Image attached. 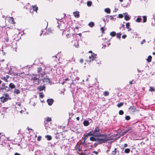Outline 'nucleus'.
<instances>
[{"instance_id": "nucleus-1", "label": "nucleus", "mask_w": 155, "mask_h": 155, "mask_svg": "<svg viewBox=\"0 0 155 155\" xmlns=\"http://www.w3.org/2000/svg\"><path fill=\"white\" fill-rule=\"evenodd\" d=\"M100 129L98 127H96L94 131L93 130L91 131V132L92 136L96 137H98L100 133Z\"/></svg>"}, {"instance_id": "nucleus-2", "label": "nucleus", "mask_w": 155, "mask_h": 155, "mask_svg": "<svg viewBox=\"0 0 155 155\" xmlns=\"http://www.w3.org/2000/svg\"><path fill=\"white\" fill-rule=\"evenodd\" d=\"M45 70L44 69H42V68H38L37 71L38 73V76L39 78L42 77L45 74Z\"/></svg>"}, {"instance_id": "nucleus-3", "label": "nucleus", "mask_w": 155, "mask_h": 155, "mask_svg": "<svg viewBox=\"0 0 155 155\" xmlns=\"http://www.w3.org/2000/svg\"><path fill=\"white\" fill-rule=\"evenodd\" d=\"M74 34H68L66 35V38L67 40L68 41H71L73 42L72 40L74 38Z\"/></svg>"}, {"instance_id": "nucleus-4", "label": "nucleus", "mask_w": 155, "mask_h": 155, "mask_svg": "<svg viewBox=\"0 0 155 155\" xmlns=\"http://www.w3.org/2000/svg\"><path fill=\"white\" fill-rule=\"evenodd\" d=\"M36 76V77H32L31 80L32 81L33 83L35 84H38L39 83V76Z\"/></svg>"}, {"instance_id": "nucleus-5", "label": "nucleus", "mask_w": 155, "mask_h": 155, "mask_svg": "<svg viewBox=\"0 0 155 155\" xmlns=\"http://www.w3.org/2000/svg\"><path fill=\"white\" fill-rule=\"evenodd\" d=\"M109 139H106L105 138H97V141L99 144H101L102 143H105L107 141L109 140Z\"/></svg>"}, {"instance_id": "nucleus-6", "label": "nucleus", "mask_w": 155, "mask_h": 155, "mask_svg": "<svg viewBox=\"0 0 155 155\" xmlns=\"http://www.w3.org/2000/svg\"><path fill=\"white\" fill-rule=\"evenodd\" d=\"M96 55L95 54L92 53L91 56H89V61H86L87 62H90L91 61H93L96 58Z\"/></svg>"}, {"instance_id": "nucleus-7", "label": "nucleus", "mask_w": 155, "mask_h": 155, "mask_svg": "<svg viewBox=\"0 0 155 155\" xmlns=\"http://www.w3.org/2000/svg\"><path fill=\"white\" fill-rule=\"evenodd\" d=\"M132 130V127H128L127 129H125L123 132H122L121 134L122 135H125L126 134L129 132L130 131Z\"/></svg>"}, {"instance_id": "nucleus-8", "label": "nucleus", "mask_w": 155, "mask_h": 155, "mask_svg": "<svg viewBox=\"0 0 155 155\" xmlns=\"http://www.w3.org/2000/svg\"><path fill=\"white\" fill-rule=\"evenodd\" d=\"M47 102L49 106H51L54 102V100L52 98L48 99L47 100Z\"/></svg>"}, {"instance_id": "nucleus-9", "label": "nucleus", "mask_w": 155, "mask_h": 155, "mask_svg": "<svg viewBox=\"0 0 155 155\" xmlns=\"http://www.w3.org/2000/svg\"><path fill=\"white\" fill-rule=\"evenodd\" d=\"M92 136V134L91 133V132H88L87 134L85 135H84V142H85V141L87 139L88 137L89 136Z\"/></svg>"}, {"instance_id": "nucleus-10", "label": "nucleus", "mask_w": 155, "mask_h": 155, "mask_svg": "<svg viewBox=\"0 0 155 155\" xmlns=\"http://www.w3.org/2000/svg\"><path fill=\"white\" fill-rule=\"evenodd\" d=\"M8 21L11 24H14L15 23L13 17H9Z\"/></svg>"}, {"instance_id": "nucleus-11", "label": "nucleus", "mask_w": 155, "mask_h": 155, "mask_svg": "<svg viewBox=\"0 0 155 155\" xmlns=\"http://www.w3.org/2000/svg\"><path fill=\"white\" fill-rule=\"evenodd\" d=\"M130 27V25L129 22H128L126 23V27L128 31H130L131 30V28Z\"/></svg>"}, {"instance_id": "nucleus-12", "label": "nucleus", "mask_w": 155, "mask_h": 155, "mask_svg": "<svg viewBox=\"0 0 155 155\" xmlns=\"http://www.w3.org/2000/svg\"><path fill=\"white\" fill-rule=\"evenodd\" d=\"M73 15L76 18H78L80 17L79 12L78 11L73 12Z\"/></svg>"}, {"instance_id": "nucleus-13", "label": "nucleus", "mask_w": 155, "mask_h": 155, "mask_svg": "<svg viewBox=\"0 0 155 155\" xmlns=\"http://www.w3.org/2000/svg\"><path fill=\"white\" fill-rule=\"evenodd\" d=\"M128 109L131 110L132 112H134L137 111L136 107L134 106H131Z\"/></svg>"}, {"instance_id": "nucleus-14", "label": "nucleus", "mask_w": 155, "mask_h": 155, "mask_svg": "<svg viewBox=\"0 0 155 155\" xmlns=\"http://www.w3.org/2000/svg\"><path fill=\"white\" fill-rule=\"evenodd\" d=\"M0 99H1V101L3 103L7 101L8 100L7 98H5L4 96L0 97Z\"/></svg>"}, {"instance_id": "nucleus-15", "label": "nucleus", "mask_w": 155, "mask_h": 155, "mask_svg": "<svg viewBox=\"0 0 155 155\" xmlns=\"http://www.w3.org/2000/svg\"><path fill=\"white\" fill-rule=\"evenodd\" d=\"M103 137V138H105L106 139H109V138L107 137V134H101L100 133L99 134V135H98V137Z\"/></svg>"}, {"instance_id": "nucleus-16", "label": "nucleus", "mask_w": 155, "mask_h": 155, "mask_svg": "<svg viewBox=\"0 0 155 155\" xmlns=\"http://www.w3.org/2000/svg\"><path fill=\"white\" fill-rule=\"evenodd\" d=\"M45 88V86L44 85H40L38 88V89L40 91H42Z\"/></svg>"}, {"instance_id": "nucleus-17", "label": "nucleus", "mask_w": 155, "mask_h": 155, "mask_svg": "<svg viewBox=\"0 0 155 155\" xmlns=\"http://www.w3.org/2000/svg\"><path fill=\"white\" fill-rule=\"evenodd\" d=\"M90 122L88 120H85L83 122V124L85 126H87L89 125Z\"/></svg>"}, {"instance_id": "nucleus-18", "label": "nucleus", "mask_w": 155, "mask_h": 155, "mask_svg": "<svg viewBox=\"0 0 155 155\" xmlns=\"http://www.w3.org/2000/svg\"><path fill=\"white\" fill-rule=\"evenodd\" d=\"M95 137L92 136L91 137H90V140L92 141H96L97 140V138H96L94 137Z\"/></svg>"}, {"instance_id": "nucleus-19", "label": "nucleus", "mask_w": 155, "mask_h": 155, "mask_svg": "<svg viewBox=\"0 0 155 155\" xmlns=\"http://www.w3.org/2000/svg\"><path fill=\"white\" fill-rule=\"evenodd\" d=\"M0 89L1 90H5L6 91H9V88L7 86H5V87H1Z\"/></svg>"}, {"instance_id": "nucleus-20", "label": "nucleus", "mask_w": 155, "mask_h": 155, "mask_svg": "<svg viewBox=\"0 0 155 155\" xmlns=\"http://www.w3.org/2000/svg\"><path fill=\"white\" fill-rule=\"evenodd\" d=\"M32 6L33 10L37 12L38 9V7L36 5H34Z\"/></svg>"}, {"instance_id": "nucleus-21", "label": "nucleus", "mask_w": 155, "mask_h": 155, "mask_svg": "<svg viewBox=\"0 0 155 155\" xmlns=\"http://www.w3.org/2000/svg\"><path fill=\"white\" fill-rule=\"evenodd\" d=\"M9 87L11 89H14L15 87V86L13 83H11L9 84Z\"/></svg>"}, {"instance_id": "nucleus-22", "label": "nucleus", "mask_w": 155, "mask_h": 155, "mask_svg": "<svg viewBox=\"0 0 155 155\" xmlns=\"http://www.w3.org/2000/svg\"><path fill=\"white\" fill-rule=\"evenodd\" d=\"M74 45L75 47L76 48H78L79 46V45L78 44V43L77 41L76 40L75 41H74Z\"/></svg>"}, {"instance_id": "nucleus-23", "label": "nucleus", "mask_w": 155, "mask_h": 155, "mask_svg": "<svg viewBox=\"0 0 155 155\" xmlns=\"http://www.w3.org/2000/svg\"><path fill=\"white\" fill-rule=\"evenodd\" d=\"M94 23L93 22L91 21L88 24V25L91 28L93 27L94 25Z\"/></svg>"}, {"instance_id": "nucleus-24", "label": "nucleus", "mask_w": 155, "mask_h": 155, "mask_svg": "<svg viewBox=\"0 0 155 155\" xmlns=\"http://www.w3.org/2000/svg\"><path fill=\"white\" fill-rule=\"evenodd\" d=\"M152 57L151 55H149L147 59V61L148 62H150L151 61Z\"/></svg>"}, {"instance_id": "nucleus-25", "label": "nucleus", "mask_w": 155, "mask_h": 155, "mask_svg": "<svg viewBox=\"0 0 155 155\" xmlns=\"http://www.w3.org/2000/svg\"><path fill=\"white\" fill-rule=\"evenodd\" d=\"M155 91V88L153 87L150 86L149 87V91L150 92L154 91Z\"/></svg>"}, {"instance_id": "nucleus-26", "label": "nucleus", "mask_w": 155, "mask_h": 155, "mask_svg": "<svg viewBox=\"0 0 155 155\" xmlns=\"http://www.w3.org/2000/svg\"><path fill=\"white\" fill-rule=\"evenodd\" d=\"M14 93L18 94L20 93V91L18 89H15L14 91Z\"/></svg>"}, {"instance_id": "nucleus-27", "label": "nucleus", "mask_w": 155, "mask_h": 155, "mask_svg": "<svg viewBox=\"0 0 155 155\" xmlns=\"http://www.w3.org/2000/svg\"><path fill=\"white\" fill-rule=\"evenodd\" d=\"M121 33L120 32L116 34V37L117 38L120 39L121 38Z\"/></svg>"}, {"instance_id": "nucleus-28", "label": "nucleus", "mask_w": 155, "mask_h": 155, "mask_svg": "<svg viewBox=\"0 0 155 155\" xmlns=\"http://www.w3.org/2000/svg\"><path fill=\"white\" fill-rule=\"evenodd\" d=\"M110 35L113 37H114L116 35V33L115 31H112L110 33Z\"/></svg>"}, {"instance_id": "nucleus-29", "label": "nucleus", "mask_w": 155, "mask_h": 155, "mask_svg": "<svg viewBox=\"0 0 155 155\" xmlns=\"http://www.w3.org/2000/svg\"><path fill=\"white\" fill-rule=\"evenodd\" d=\"M45 137L47 138L48 140H50L52 139L51 137L49 135H47L45 136Z\"/></svg>"}, {"instance_id": "nucleus-30", "label": "nucleus", "mask_w": 155, "mask_h": 155, "mask_svg": "<svg viewBox=\"0 0 155 155\" xmlns=\"http://www.w3.org/2000/svg\"><path fill=\"white\" fill-rule=\"evenodd\" d=\"M130 150L129 148H126L124 150V152L126 153H130Z\"/></svg>"}, {"instance_id": "nucleus-31", "label": "nucleus", "mask_w": 155, "mask_h": 155, "mask_svg": "<svg viewBox=\"0 0 155 155\" xmlns=\"http://www.w3.org/2000/svg\"><path fill=\"white\" fill-rule=\"evenodd\" d=\"M130 19V17L128 15H126L124 17V19L126 21H128Z\"/></svg>"}, {"instance_id": "nucleus-32", "label": "nucleus", "mask_w": 155, "mask_h": 155, "mask_svg": "<svg viewBox=\"0 0 155 155\" xmlns=\"http://www.w3.org/2000/svg\"><path fill=\"white\" fill-rule=\"evenodd\" d=\"M117 149L115 148L114 150L112 152L111 154L113 155H115L117 153V151H116Z\"/></svg>"}, {"instance_id": "nucleus-33", "label": "nucleus", "mask_w": 155, "mask_h": 155, "mask_svg": "<svg viewBox=\"0 0 155 155\" xmlns=\"http://www.w3.org/2000/svg\"><path fill=\"white\" fill-rule=\"evenodd\" d=\"M105 11L108 13H110V10L109 8H106L105 9Z\"/></svg>"}, {"instance_id": "nucleus-34", "label": "nucleus", "mask_w": 155, "mask_h": 155, "mask_svg": "<svg viewBox=\"0 0 155 155\" xmlns=\"http://www.w3.org/2000/svg\"><path fill=\"white\" fill-rule=\"evenodd\" d=\"M92 4V2L91 1H88L87 2V5L88 6H91Z\"/></svg>"}, {"instance_id": "nucleus-35", "label": "nucleus", "mask_w": 155, "mask_h": 155, "mask_svg": "<svg viewBox=\"0 0 155 155\" xmlns=\"http://www.w3.org/2000/svg\"><path fill=\"white\" fill-rule=\"evenodd\" d=\"M143 22H146L147 21V17L145 16H143Z\"/></svg>"}, {"instance_id": "nucleus-36", "label": "nucleus", "mask_w": 155, "mask_h": 155, "mask_svg": "<svg viewBox=\"0 0 155 155\" xmlns=\"http://www.w3.org/2000/svg\"><path fill=\"white\" fill-rule=\"evenodd\" d=\"M1 79L3 80H4L5 82H8V79L7 78H6L5 77H2L1 78Z\"/></svg>"}, {"instance_id": "nucleus-37", "label": "nucleus", "mask_w": 155, "mask_h": 155, "mask_svg": "<svg viewBox=\"0 0 155 155\" xmlns=\"http://www.w3.org/2000/svg\"><path fill=\"white\" fill-rule=\"evenodd\" d=\"M109 95V92L108 91H105L104 93V95L107 96Z\"/></svg>"}, {"instance_id": "nucleus-38", "label": "nucleus", "mask_w": 155, "mask_h": 155, "mask_svg": "<svg viewBox=\"0 0 155 155\" xmlns=\"http://www.w3.org/2000/svg\"><path fill=\"white\" fill-rule=\"evenodd\" d=\"M123 105V103L122 102H120L119 103H118L117 105V106L119 107H120L122 106Z\"/></svg>"}, {"instance_id": "nucleus-39", "label": "nucleus", "mask_w": 155, "mask_h": 155, "mask_svg": "<svg viewBox=\"0 0 155 155\" xmlns=\"http://www.w3.org/2000/svg\"><path fill=\"white\" fill-rule=\"evenodd\" d=\"M125 119L126 120H128L130 119V117L129 116H126L125 117Z\"/></svg>"}, {"instance_id": "nucleus-40", "label": "nucleus", "mask_w": 155, "mask_h": 155, "mask_svg": "<svg viewBox=\"0 0 155 155\" xmlns=\"http://www.w3.org/2000/svg\"><path fill=\"white\" fill-rule=\"evenodd\" d=\"M141 20L142 19L138 17L136 19V21L137 22H139L141 21Z\"/></svg>"}, {"instance_id": "nucleus-41", "label": "nucleus", "mask_w": 155, "mask_h": 155, "mask_svg": "<svg viewBox=\"0 0 155 155\" xmlns=\"http://www.w3.org/2000/svg\"><path fill=\"white\" fill-rule=\"evenodd\" d=\"M124 112L123 110H120L119 111V114L120 115H122L123 114Z\"/></svg>"}, {"instance_id": "nucleus-42", "label": "nucleus", "mask_w": 155, "mask_h": 155, "mask_svg": "<svg viewBox=\"0 0 155 155\" xmlns=\"http://www.w3.org/2000/svg\"><path fill=\"white\" fill-rule=\"evenodd\" d=\"M5 97H4L5 98H7V99H9V95L7 94H4Z\"/></svg>"}, {"instance_id": "nucleus-43", "label": "nucleus", "mask_w": 155, "mask_h": 155, "mask_svg": "<svg viewBox=\"0 0 155 155\" xmlns=\"http://www.w3.org/2000/svg\"><path fill=\"white\" fill-rule=\"evenodd\" d=\"M101 32L102 33H104L105 29L103 27H102L101 28Z\"/></svg>"}, {"instance_id": "nucleus-44", "label": "nucleus", "mask_w": 155, "mask_h": 155, "mask_svg": "<svg viewBox=\"0 0 155 155\" xmlns=\"http://www.w3.org/2000/svg\"><path fill=\"white\" fill-rule=\"evenodd\" d=\"M39 97L41 98H42L44 97V95L43 94L42 92L39 93Z\"/></svg>"}, {"instance_id": "nucleus-45", "label": "nucleus", "mask_w": 155, "mask_h": 155, "mask_svg": "<svg viewBox=\"0 0 155 155\" xmlns=\"http://www.w3.org/2000/svg\"><path fill=\"white\" fill-rule=\"evenodd\" d=\"M46 120L47 122H49L51 120V119L50 117H48L47 118Z\"/></svg>"}, {"instance_id": "nucleus-46", "label": "nucleus", "mask_w": 155, "mask_h": 155, "mask_svg": "<svg viewBox=\"0 0 155 155\" xmlns=\"http://www.w3.org/2000/svg\"><path fill=\"white\" fill-rule=\"evenodd\" d=\"M41 139V136H39L38 137L37 140L38 141H40Z\"/></svg>"}, {"instance_id": "nucleus-47", "label": "nucleus", "mask_w": 155, "mask_h": 155, "mask_svg": "<svg viewBox=\"0 0 155 155\" xmlns=\"http://www.w3.org/2000/svg\"><path fill=\"white\" fill-rule=\"evenodd\" d=\"M118 16H119V17L120 18H122L123 17V15L121 14H119Z\"/></svg>"}, {"instance_id": "nucleus-48", "label": "nucleus", "mask_w": 155, "mask_h": 155, "mask_svg": "<svg viewBox=\"0 0 155 155\" xmlns=\"http://www.w3.org/2000/svg\"><path fill=\"white\" fill-rule=\"evenodd\" d=\"M137 71L138 72H140L141 71H143V70H140V69L137 68Z\"/></svg>"}, {"instance_id": "nucleus-49", "label": "nucleus", "mask_w": 155, "mask_h": 155, "mask_svg": "<svg viewBox=\"0 0 155 155\" xmlns=\"http://www.w3.org/2000/svg\"><path fill=\"white\" fill-rule=\"evenodd\" d=\"M93 153H94L96 155H97L98 154V153L97 151H94L93 152Z\"/></svg>"}, {"instance_id": "nucleus-50", "label": "nucleus", "mask_w": 155, "mask_h": 155, "mask_svg": "<svg viewBox=\"0 0 155 155\" xmlns=\"http://www.w3.org/2000/svg\"><path fill=\"white\" fill-rule=\"evenodd\" d=\"M126 37H127V35H122V38H124V39Z\"/></svg>"}, {"instance_id": "nucleus-51", "label": "nucleus", "mask_w": 155, "mask_h": 155, "mask_svg": "<svg viewBox=\"0 0 155 155\" xmlns=\"http://www.w3.org/2000/svg\"><path fill=\"white\" fill-rule=\"evenodd\" d=\"M84 61V60L83 59H81L80 60V62L81 63H82Z\"/></svg>"}, {"instance_id": "nucleus-52", "label": "nucleus", "mask_w": 155, "mask_h": 155, "mask_svg": "<svg viewBox=\"0 0 155 155\" xmlns=\"http://www.w3.org/2000/svg\"><path fill=\"white\" fill-rule=\"evenodd\" d=\"M5 84L4 83H3L2 84V87H5Z\"/></svg>"}, {"instance_id": "nucleus-53", "label": "nucleus", "mask_w": 155, "mask_h": 155, "mask_svg": "<svg viewBox=\"0 0 155 155\" xmlns=\"http://www.w3.org/2000/svg\"><path fill=\"white\" fill-rule=\"evenodd\" d=\"M79 35V36L80 37V38H81L82 35H81V33H79L78 34H77L76 35Z\"/></svg>"}, {"instance_id": "nucleus-54", "label": "nucleus", "mask_w": 155, "mask_h": 155, "mask_svg": "<svg viewBox=\"0 0 155 155\" xmlns=\"http://www.w3.org/2000/svg\"><path fill=\"white\" fill-rule=\"evenodd\" d=\"M128 145L127 143H125L124 144V147H127Z\"/></svg>"}, {"instance_id": "nucleus-55", "label": "nucleus", "mask_w": 155, "mask_h": 155, "mask_svg": "<svg viewBox=\"0 0 155 155\" xmlns=\"http://www.w3.org/2000/svg\"><path fill=\"white\" fill-rule=\"evenodd\" d=\"M133 81H134L133 80L132 81H129V84H133L132 82H133Z\"/></svg>"}, {"instance_id": "nucleus-56", "label": "nucleus", "mask_w": 155, "mask_h": 155, "mask_svg": "<svg viewBox=\"0 0 155 155\" xmlns=\"http://www.w3.org/2000/svg\"><path fill=\"white\" fill-rule=\"evenodd\" d=\"M47 80H49L48 78H46L45 79V78H44V81H46L47 82Z\"/></svg>"}, {"instance_id": "nucleus-57", "label": "nucleus", "mask_w": 155, "mask_h": 155, "mask_svg": "<svg viewBox=\"0 0 155 155\" xmlns=\"http://www.w3.org/2000/svg\"><path fill=\"white\" fill-rule=\"evenodd\" d=\"M14 155H21V154L20 153H15Z\"/></svg>"}, {"instance_id": "nucleus-58", "label": "nucleus", "mask_w": 155, "mask_h": 155, "mask_svg": "<svg viewBox=\"0 0 155 155\" xmlns=\"http://www.w3.org/2000/svg\"><path fill=\"white\" fill-rule=\"evenodd\" d=\"M97 144H98L97 143H94V144L93 145H94V146H96L97 145Z\"/></svg>"}, {"instance_id": "nucleus-59", "label": "nucleus", "mask_w": 155, "mask_h": 155, "mask_svg": "<svg viewBox=\"0 0 155 155\" xmlns=\"http://www.w3.org/2000/svg\"><path fill=\"white\" fill-rule=\"evenodd\" d=\"M88 121L89 122H90V123H92V120L91 119H89V121Z\"/></svg>"}, {"instance_id": "nucleus-60", "label": "nucleus", "mask_w": 155, "mask_h": 155, "mask_svg": "<svg viewBox=\"0 0 155 155\" xmlns=\"http://www.w3.org/2000/svg\"><path fill=\"white\" fill-rule=\"evenodd\" d=\"M5 41L6 42H8V38H6L5 39Z\"/></svg>"}, {"instance_id": "nucleus-61", "label": "nucleus", "mask_w": 155, "mask_h": 155, "mask_svg": "<svg viewBox=\"0 0 155 155\" xmlns=\"http://www.w3.org/2000/svg\"><path fill=\"white\" fill-rule=\"evenodd\" d=\"M65 81H68L69 80V79L68 78H66V79H65Z\"/></svg>"}, {"instance_id": "nucleus-62", "label": "nucleus", "mask_w": 155, "mask_h": 155, "mask_svg": "<svg viewBox=\"0 0 155 155\" xmlns=\"http://www.w3.org/2000/svg\"><path fill=\"white\" fill-rule=\"evenodd\" d=\"M80 118L79 117H76V119L78 120H79Z\"/></svg>"}, {"instance_id": "nucleus-63", "label": "nucleus", "mask_w": 155, "mask_h": 155, "mask_svg": "<svg viewBox=\"0 0 155 155\" xmlns=\"http://www.w3.org/2000/svg\"><path fill=\"white\" fill-rule=\"evenodd\" d=\"M6 78H7V79L8 78H9V76L8 75H7L6 76V77H5Z\"/></svg>"}, {"instance_id": "nucleus-64", "label": "nucleus", "mask_w": 155, "mask_h": 155, "mask_svg": "<svg viewBox=\"0 0 155 155\" xmlns=\"http://www.w3.org/2000/svg\"><path fill=\"white\" fill-rule=\"evenodd\" d=\"M65 83V81H63L62 83H61L62 84H63Z\"/></svg>"}]
</instances>
